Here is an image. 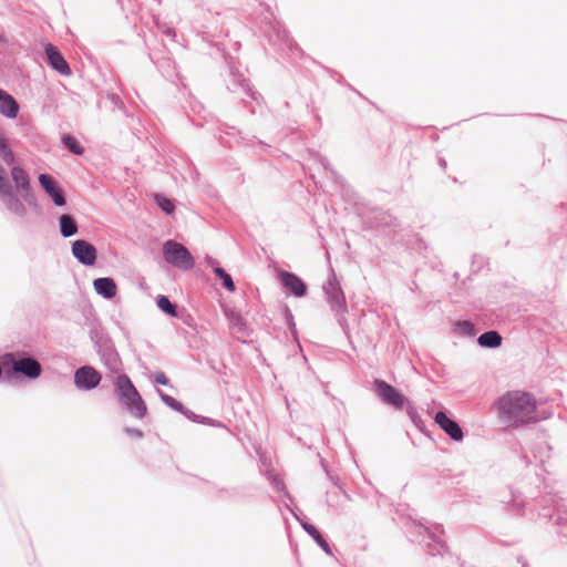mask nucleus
Returning a JSON list of instances; mask_svg holds the SVG:
<instances>
[{
    "label": "nucleus",
    "mask_w": 567,
    "mask_h": 567,
    "mask_svg": "<svg viewBox=\"0 0 567 567\" xmlns=\"http://www.w3.org/2000/svg\"><path fill=\"white\" fill-rule=\"evenodd\" d=\"M0 157L7 163L12 164L16 161V156L11 148L8 146L6 138L0 133Z\"/></svg>",
    "instance_id": "a211bd4d"
},
{
    "label": "nucleus",
    "mask_w": 567,
    "mask_h": 567,
    "mask_svg": "<svg viewBox=\"0 0 567 567\" xmlns=\"http://www.w3.org/2000/svg\"><path fill=\"white\" fill-rule=\"evenodd\" d=\"M157 306L161 310L168 313L172 317H176V307L165 296H159L157 299Z\"/></svg>",
    "instance_id": "412c9836"
},
{
    "label": "nucleus",
    "mask_w": 567,
    "mask_h": 567,
    "mask_svg": "<svg viewBox=\"0 0 567 567\" xmlns=\"http://www.w3.org/2000/svg\"><path fill=\"white\" fill-rule=\"evenodd\" d=\"M102 375L91 365L81 367L75 371L74 383L79 389L91 390L99 385Z\"/></svg>",
    "instance_id": "39448f33"
},
{
    "label": "nucleus",
    "mask_w": 567,
    "mask_h": 567,
    "mask_svg": "<svg viewBox=\"0 0 567 567\" xmlns=\"http://www.w3.org/2000/svg\"><path fill=\"white\" fill-rule=\"evenodd\" d=\"M214 272L223 280V285L228 291H235V285L229 274H227L221 267H215Z\"/></svg>",
    "instance_id": "aec40b11"
},
{
    "label": "nucleus",
    "mask_w": 567,
    "mask_h": 567,
    "mask_svg": "<svg viewBox=\"0 0 567 567\" xmlns=\"http://www.w3.org/2000/svg\"><path fill=\"white\" fill-rule=\"evenodd\" d=\"M39 183L45 190V193L52 198L56 206L65 205V197L63 189L59 186L58 182L48 174H41L39 176Z\"/></svg>",
    "instance_id": "6e6552de"
},
{
    "label": "nucleus",
    "mask_w": 567,
    "mask_h": 567,
    "mask_svg": "<svg viewBox=\"0 0 567 567\" xmlns=\"http://www.w3.org/2000/svg\"><path fill=\"white\" fill-rule=\"evenodd\" d=\"M11 178L16 185L17 190L21 194L22 198L29 199L31 187L30 178L24 168L20 166H13L11 168Z\"/></svg>",
    "instance_id": "9d476101"
},
{
    "label": "nucleus",
    "mask_w": 567,
    "mask_h": 567,
    "mask_svg": "<svg viewBox=\"0 0 567 567\" xmlns=\"http://www.w3.org/2000/svg\"><path fill=\"white\" fill-rule=\"evenodd\" d=\"M45 53L50 65L63 75H70L71 69L60 51L53 44H47Z\"/></svg>",
    "instance_id": "9b49d317"
},
{
    "label": "nucleus",
    "mask_w": 567,
    "mask_h": 567,
    "mask_svg": "<svg viewBox=\"0 0 567 567\" xmlns=\"http://www.w3.org/2000/svg\"><path fill=\"white\" fill-rule=\"evenodd\" d=\"M496 405L498 417L507 427L517 429L538 420V403L529 392L508 391L497 400Z\"/></svg>",
    "instance_id": "f257e3e1"
},
{
    "label": "nucleus",
    "mask_w": 567,
    "mask_h": 567,
    "mask_svg": "<svg viewBox=\"0 0 567 567\" xmlns=\"http://www.w3.org/2000/svg\"><path fill=\"white\" fill-rule=\"evenodd\" d=\"M10 189L6 179V169L0 165V196L8 193Z\"/></svg>",
    "instance_id": "393cba45"
},
{
    "label": "nucleus",
    "mask_w": 567,
    "mask_h": 567,
    "mask_svg": "<svg viewBox=\"0 0 567 567\" xmlns=\"http://www.w3.org/2000/svg\"><path fill=\"white\" fill-rule=\"evenodd\" d=\"M279 276L282 285L295 296L302 297L306 293L307 286L298 276L287 271L280 272Z\"/></svg>",
    "instance_id": "f8f14e48"
},
{
    "label": "nucleus",
    "mask_w": 567,
    "mask_h": 567,
    "mask_svg": "<svg viewBox=\"0 0 567 567\" xmlns=\"http://www.w3.org/2000/svg\"><path fill=\"white\" fill-rule=\"evenodd\" d=\"M154 199L162 210L166 214H173L175 206L171 199L163 195H155Z\"/></svg>",
    "instance_id": "4be33fe9"
},
{
    "label": "nucleus",
    "mask_w": 567,
    "mask_h": 567,
    "mask_svg": "<svg viewBox=\"0 0 567 567\" xmlns=\"http://www.w3.org/2000/svg\"><path fill=\"white\" fill-rule=\"evenodd\" d=\"M60 231L64 237H71L78 233V226L70 215H62L59 219Z\"/></svg>",
    "instance_id": "dca6fc26"
},
{
    "label": "nucleus",
    "mask_w": 567,
    "mask_h": 567,
    "mask_svg": "<svg viewBox=\"0 0 567 567\" xmlns=\"http://www.w3.org/2000/svg\"><path fill=\"white\" fill-rule=\"evenodd\" d=\"M457 326L464 331L470 334L473 333V324L470 321H461L457 323Z\"/></svg>",
    "instance_id": "bb28decb"
},
{
    "label": "nucleus",
    "mask_w": 567,
    "mask_h": 567,
    "mask_svg": "<svg viewBox=\"0 0 567 567\" xmlns=\"http://www.w3.org/2000/svg\"><path fill=\"white\" fill-rule=\"evenodd\" d=\"M163 256L167 264L177 269L186 271L195 267V259L188 249L173 239L164 243Z\"/></svg>",
    "instance_id": "7ed1b4c3"
},
{
    "label": "nucleus",
    "mask_w": 567,
    "mask_h": 567,
    "mask_svg": "<svg viewBox=\"0 0 567 567\" xmlns=\"http://www.w3.org/2000/svg\"><path fill=\"white\" fill-rule=\"evenodd\" d=\"M305 529L308 532L309 535H311L315 540L318 543V545L327 553H329V545L328 543L324 540V538L322 537V535L320 534V532L313 526V525H310V524H305L303 525Z\"/></svg>",
    "instance_id": "6ab92c4d"
},
{
    "label": "nucleus",
    "mask_w": 567,
    "mask_h": 567,
    "mask_svg": "<svg viewBox=\"0 0 567 567\" xmlns=\"http://www.w3.org/2000/svg\"><path fill=\"white\" fill-rule=\"evenodd\" d=\"M127 432L132 435L141 437L143 435L142 431L140 430H127Z\"/></svg>",
    "instance_id": "cd10ccee"
},
{
    "label": "nucleus",
    "mask_w": 567,
    "mask_h": 567,
    "mask_svg": "<svg viewBox=\"0 0 567 567\" xmlns=\"http://www.w3.org/2000/svg\"><path fill=\"white\" fill-rule=\"evenodd\" d=\"M154 379H155L156 383H158L161 385L169 384V379L166 377V374L164 372H156L154 374Z\"/></svg>",
    "instance_id": "a878e982"
},
{
    "label": "nucleus",
    "mask_w": 567,
    "mask_h": 567,
    "mask_svg": "<svg viewBox=\"0 0 567 567\" xmlns=\"http://www.w3.org/2000/svg\"><path fill=\"white\" fill-rule=\"evenodd\" d=\"M3 363H11L13 373H19L28 379L34 380L41 375V364L33 358L17 359L13 353H9L3 358Z\"/></svg>",
    "instance_id": "20e7f679"
},
{
    "label": "nucleus",
    "mask_w": 567,
    "mask_h": 567,
    "mask_svg": "<svg viewBox=\"0 0 567 567\" xmlns=\"http://www.w3.org/2000/svg\"><path fill=\"white\" fill-rule=\"evenodd\" d=\"M64 145L75 155H81L83 153V147L80 143L71 135H66L63 137Z\"/></svg>",
    "instance_id": "5701e85b"
},
{
    "label": "nucleus",
    "mask_w": 567,
    "mask_h": 567,
    "mask_svg": "<svg viewBox=\"0 0 567 567\" xmlns=\"http://www.w3.org/2000/svg\"><path fill=\"white\" fill-rule=\"evenodd\" d=\"M19 104L12 95L0 89V113L9 118H16Z\"/></svg>",
    "instance_id": "ddd939ff"
},
{
    "label": "nucleus",
    "mask_w": 567,
    "mask_h": 567,
    "mask_svg": "<svg viewBox=\"0 0 567 567\" xmlns=\"http://www.w3.org/2000/svg\"><path fill=\"white\" fill-rule=\"evenodd\" d=\"M3 40H4V39H3V37H2V35H0V41H3Z\"/></svg>",
    "instance_id": "c85d7f7f"
},
{
    "label": "nucleus",
    "mask_w": 567,
    "mask_h": 567,
    "mask_svg": "<svg viewBox=\"0 0 567 567\" xmlns=\"http://www.w3.org/2000/svg\"><path fill=\"white\" fill-rule=\"evenodd\" d=\"M72 254L81 264L86 266H93L97 257L95 247L83 239H78L72 244Z\"/></svg>",
    "instance_id": "0eeeda50"
},
{
    "label": "nucleus",
    "mask_w": 567,
    "mask_h": 567,
    "mask_svg": "<svg viewBox=\"0 0 567 567\" xmlns=\"http://www.w3.org/2000/svg\"><path fill=\"white\" fill-rule=\"evenodd\" d=\"M161 398L164 401V403L167 404L168 406H171L172 409H174L176 411H182L183 404L181 402H178L177 400H175L173 396L162 393Z\"/></svg>",
    "instance_id": "b1692460"
},
{
    "label": "nucleus",
    "mask_w": 567,
    "mask_h": 567,
    "mask_svg": "<svg viewBox=\"0 0 567 567\" xmlns=\"http://www.w3.org/2000/svg\"><path fill=\"white\" fill-rule=\"evenodd\" d=\"M434 421L452 440H463V431L460 425L444 412H437L434 416Z\"/></svg>",
    "instance_id": "1a4fd4ad"
},
{
    "label": "nucleus",
    "mask_w": 567,
    "mask_h": 567,
    "mask_svg": "<svg viewBox=\"0 0 567 567\" xmlns=\"http://www.w3.org/2000/svg\"><path fill=\"white\" fill-rule=\"evenodd\" d=\"M95 291L104 298L111 299L116 296L117 286L112 278L103 277L93 281Z\"/></svg>",
    "instance_id": "4468645a"
},
{
    "label": "nucleus",
    "mask_w": 567,
    "mask_h": 567,
    "mask_svg": "<svg viewBox=\"0 0 567 567\" xmlns=\"http://www.w3.org/2000/svg\"><path fill=\"white\" fill-rule=\"evenodd\" d=\"M115 392L121 404L135 417L143 419L147 406L126 374H120L114 381Z\"/></svg>",
    "instance_id": "f03ea898"
},
{
    "label": "nucleus",
    "mask_w": 567,
    "mask_h": 567,
    "mask_svg": "<svg viewBox=\"0 0 567 567\" xmlns=\"http://www.w3.org/2000/svg\"><path fill=\"white\" fill-rule=\"evenodd\" d=\"M374 384L378 394L385 403L396 409H403L405 398L395 388L382 380H377Z\"/></svg>",
    "instance_id": "423d86ee"
},
{
    "label": "nucleus",
    "mask_w": 567,
    "mask_h": 567,
    "mask_svg": "<svg viewBox=\"0 0 567 567\" xmlns=\"http://www.w3.org/2000/svg\"><path fill=\"white\" fill-rule=\"evenodd\" d=\"M478 343L485 348H496L502 343V337L496 331H487L478 337Z\"/></svg>",
    "instance_id": "f3484780"
},
{
    "label": "nucleus",
    "mask_w": 567,
    "mask_h": 567,
    "mask_svg": "<svg viewBox=\"0 0 567 567\" xmlns=\"http://www.w3.org/2000/svg\"><path fill=\"white\" fill-rule=\"evenodd\" d=\"M1 197L3 198V202L7 206V208L11 213H13L18 216L25 215L27 209H25L24 204L22 203V200L19 197H17L16 195H13L11 193V189H9L8 193L2 195Z\"/></svg>",
    "instance_id": "2eb2a0df"
}]
</instances>
